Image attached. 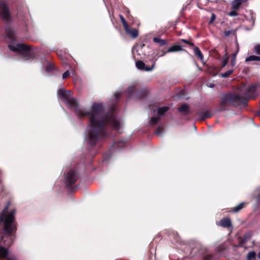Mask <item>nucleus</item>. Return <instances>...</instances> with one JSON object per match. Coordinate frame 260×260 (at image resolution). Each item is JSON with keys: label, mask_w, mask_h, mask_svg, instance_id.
Masks as SVG:
<instances>
[{"label": "nucleus", "mask_w": 260, "mask_h": 260, "mask_svg": "<svg viewBox=\"0 0 260 260\" xmlns=\"http://www.w3.org/2000/svg\"><path fill=\"white\" fill-rule=\"evenodd\" d=\"M57 96L69 106L75 108L79 116H88L90 123L86 129L85 140L91 145L95 144L98 140L104 136L105 125H109L116 130H120L122 126V122L116 119L113 113L103 116V106L101 103H93L90 110L86 111L77 109V101L71 96L70 91L64 90L63 88L60 89L58 90Z\"/></svg>", "instance_id": "f257e3e1"}, {"label": "nucleus", "mask_w": 260, "mask_h": 260, "mask_svg": "<svg viewBox=\"0 0 260 260\" xmlns=\"http://www.w3.org/2000/svg\"><path fill=\"white\" fill-rule=\"evenodd\" d=\"M9 206L10 204L8 203L0 213V222L4 223L5 233L10 235L15 228L13 224L15 219V210H13L8 212V210Z\"/></svg>", "instance_id": "f03ea898"}, {"label": "nucleus", "mask_w": 260, "mask_h": 260, "mask_svg": "<svg viewBox=\"0 0 260 260\" xmlns=\"http://www.w3.org/2000/svg\"><path fill=\"white\" fill-rule=\"evenodd\" d=\"M259 85L257 84H252L244 87L242 91L244 92V98L253 99L258 95V90Z\"/></svg>", "instance_id": "7ed1b4c3"}, {"label": "nucleus", "mask_w": 260, "mask_h": 260, "mask_svg": "<svg viewBox=\"0 0 260 260\" xmlns=\"http://www.w3.org/2000/svg\"><path fill=\"white\" fill-rule=\"evenodd\" d=\"M9 48L11 51L16 53L27 52L29 50V47L22 43H12L9 45Z\"/></svg>", "instance_id": "20e7f679"}, {"label": "nucleus", "mask_w": 260, "mask_h": 260, "mask_svg": "<svg viewBox=\"0 0 260 260\" xmlns=\"http://www.w3.org/2000/svg\"><path fill=\"white\" fill-rule=\"evenodd\" d=\"M0 14L4 20H8L10 18L7 5L4 2H0Z\"/></svg>", "instance_id": "39448f33"}, {"label": "nucleus", "mask_w": 260, "mask_h": 260, "mask_svg": "<svg viewBox=\"0 0 260 260\" xmlns=\"http://www.w3.org/2000/svg\"><path fill=\"white\" fill-rule=\"evenodd\" d=\"M77 179V176L76 174L73 170L69 171L65 178L66 182L68 184H71L74 183Z\"/></svg>", "instance_id": "423d86ee"}, {"label": "nucleus", "mask_w": 260, "mask_h": 260, "mask_svg": "<svg viewBox=\"0 0 260 260\" xmlns=\"http://www.w3.org/2000/svg\"><path fill=\"white\" fill-rule=\"evenodd\" d=\"M136 66L138 69L145 71H150L154 68V64H153L151 67H148L143 61L140 60L137 61L136 62Z\"/></svg>", "instance_id": "0eeeda50"}, {"label": "nucleus", "mask_w": 260, "mask_h": 260, "mask_svg": "<svg viewBox=\"0 0 260 260\" xmlns=\"http://www.w3.org/2000/svg\"><path fill=\"white\" fill-rule=\"evenodd\" d=\"M124 29L126 32L131 36L133 38H135L138 36L137 30L136 29H130L128 25L127 26V28H124Z\"/></svg>", "instance_id": "6e6552de"}, {"label": "nucleus", "mask_w": 260, "mask_h": 260, "mask_svg": "<svg viewBox=\"0 0 260 260\" xmlns=\"http://www.w3.org/2000/svg\"><path fill=\"white\" fill-rule=\"evenodd\" d=\"M237 51L232 54V59L231 61V65L232 67H234L236 64V56L239 52V45L238 43L236 44Z\"/></svg>", "instance_id": "1a4fd4ad"}, {"label": "nucleus", "mask_w": 260, "mask_h": 260, "mask_svg": "<svg viewBox=\"0 0 260 260\" xmlns=\"http://www.w3.org/2000/svg\"><path fill=\"white\" fill-rule=\"evenodd\" d=\"M219 224L224 228H228L231 226V220L229 218H224L220 220Z\"/></svg>", "instance_id": "9d476101"}, {"label": "nucleus", "mask_w": 260, "mask_h": 260, "mask_svg": "<svg viewBox=\"0 0 260 260\" xmlns=\"http://www.w3.org/2000/svg\"><path fill=\"white\" fill-rule=\"evenodd\" d=\"M182 47L180 45H174L170 47L168 50V52H177L182 50Z\"/></svg>", "instance_id": "9b49d317"}, {"label": "nucleus", "mask_w": 260, "mask_h": 260, "mask_svg": "<svg viewBox=\"0 0 260 260\" xmlns=\"http://www.w3.org/2000/svg\"><path fill=\"white\" fill-rule=\"evenodd\" d=\"M8 251L7 250L3 247H0V257L2 258L6 257L8 260H11L9 258L7 257V254H8Z\"/></svg>", "instance_id": "f8f14e48"}, {"label": "nucleus", "mask_w": 260, "mask_h": 260, "mask_svg": "<svg viewBox=\"0 0 260 260\" xmlns=\"http://www.w3.org/2000/svg\"><path fill=\"white\" fill-rule=\"evenodd\" d=\"M242 0H234L232 3V8L234 10L238 9L241 5Z\"/></svg>", "instance_id": "ddd939ff"}, {"label": "nucleus", "mask_w": 260, "mask_h": 260, "mask_svg": "<svg viewBox=\"0 0 260 260\" xmlns=\"http://www.w3.org/2000/svg\"><path fill=\"white\" fill-rule=\"evenodd\" d=\"M194 53L201 60L203 59V55L198 47H195L193 49Z\"/></svg>", "instance_id": "4468645a"}, {"label": "nucleus", "mask_w": 260, "mask_h": 260, "mask_svg": "<svg viewBox=\"0 0 260 260\" xmlns=\"http://www.w3.org/2000/svg\"><path fill=\"white\" fill-rule=\"evenodd\" d=\"M153 40L155 43H158L160 46H163L166 44L165 40H162L159 38H154Z\"/></svg>", "instance_id": "2eb2a0df"}, {"label": "nucleus", "mask_w": 260, "mask_h": 260, "mask_svg": "<svg viewBox=\"0 0 260 260\" xmlns=\"http://www.w3.org/2000/svg\"><path fill=\"white\" fill-rule=\"evenodd\" d=\"M169 108L167 106H164L159 108L158 109V114L159 116L163 115L167 111H168Z\"/></svg>", "instance_id": "dca6fc26"}, {"label": "nucleus", "mask_w": 260, "mask_h": 260, "mask_svg": "<svg viewBox=\"0 0 260 260\" xmlns=\"http://www.w3.org/2000/svg\"><path fill=\"white\" fill-rule=\"evenodd\" d=\"M260 60V57L255 55H251L246 58L245 61L246 62L250 61H256Z\"/></svg>", "instance_id": "f3484780"}, {"label": "nucleus", "mask_w": 260, "mask_h": 260, "mask_svg": "<svg viewBox=\"0 0 260 260\" xmlns=\"http://www.w3.org/2000/svg\"><path fill=\"white\" fill-rule=\"evenodd\" d=\"M178 110L182 113H186L188 111V106L184 104L178 108Z\"/></svg>", "instance_id": "a211bd4d"}, {"label": "nucleus", "mask_w": 260, "mask_h": 260, "mask_svg": "<svg viewBox=\"0 0 260 260\" xmlns=\"http://www.w3.org/2000/svg\"><path fill=\"white\" fill-rule=\"evenodd\" d=\"M233 71L234 70L233 69L229 70L226 72L221 74L220 76L223 78L228 77L229 75H231L233 73Z\"/></svg>", "instance_id": "6ab92c4d"}, {"label": "nucleus", "mask_w": 260, "mask_h": 260, "mask_svg": "<svg viewBox=\"0 0 260 260\" xmlns=\"http://www.w3.org/2000/svg\"><path fill=\"white\" fill-rule=\"evenodd\" d=\"M244 206V203H241L239 205H238V206H237L236 207H235L234 208L233 211L235 212H238L239 211H240L241 209H242L243 208Z\"/></svg>", "instance_id": "aec40b11"}, {"label": "nucleus", "mask_w": 260, "mask_h": 260, "mask_svg": "<svg viewBox=\"0 0 260 260\" xmlns=\"http://www.w3.org/2000/svg\"><path fill=\"white\" fill-rule=\"evenodd\" d=\"M255 255H256V254H255V252L250 251L248 253V254L247 255V258L249 260L252 258H254L255 257Z\"/></svg>", "instance_id": "412c9836"}, {"label": "nucleus", "mask_w": 260, "mask_h": 260, "mask_svg": "<svg viewBox=\"0 0 260 260\" xmlns=\"http://www.w3.org/2000/svg\"><path fill=\"white\" fill-rule=\"evenodd\" d=\"M120 19H121V22L122 23L124 28L127 29L128 24H127L124 18L122 15H120Z\"/></svg>", "instance_id": "4be33fe9"}, {"label": "nucleus", "mask_w": 260, "mask_h": 260, "mask_svg": "<svg viewBox=\"0 0 260 260\" xmlns=\"http://www.w3.org/2000/svg\"><path fill=\"white\" fill-rule=\"evenodd\" d=\"M7 36L8 38H10L12 41H13L14 37V32L12 30H8Z\"/></svg>", "instance_id": "5701e85b"}, {"label": "nucleus", "mask_w": 260, "mask_h": 260, "mask_svg": "<svg viewBox=\"0 0 260 260\" xmlns=\"http://www.w3.org/2000/svg\"><path fill=\"white\" fill-rule=\"evenodd\" d=\"M228 60H229V58L227 56V53H226L225 54L224 57L223 59V61H222V68L225 67V66L227 64Z\"/></svg>", "instance_id": "b1692460"}, {"label": "nucleus", "mask_w": 260, "mask_h": 260, "mask_svg": "<svg viewBox=\"0 0 260 260\" xmlns=\"http://www.w3.org/2000/svg\"><path fill=\"white\" fill-rule=\"evenodd\" d=\"M53 66L49 63H47V66L46 68V72H50L53 70Z\"/></svg>", "instance_id": "393cba45"}, {"label": "nucleus", "mask_w": 260, "mask_h": 260, "mask_svg": "<svg viewBox=\"0 0 260 260\" xmlns=\"http://www.w3.org/2000/svg\"><path fill=\"white\" fill-rule=\"evenodd\" d=\"M254 51L256 54L260 55V45H256L254 47Z\"/></svg>", "instance_id": "a878e982"}, {"label": "nucleus", "mask_w": 260, "mask_h": 260, "mask_svg": "<svg viewBox=\"0 0 260 260\" xmlns=\"http://www.w3.org/2000/svg\"><path fill=\"white\" fill-rule=\"evenodd\" d=\"M158 119L156 117H152L150 120V124H154L157 122Z\"/></svg>", "instance_id": "bb28decb"}, {"label": "nucleus", "mask_w": 260, "mask_h": 260, "mask_svg": "<svg viewBox=\"0 0 260 260\" xmlns=\"http://www.w3.org/2000/svg\"><path fill=\"white\" fill-rule=\"evenodd\" d=\"M199 115L201 117H202L203 119H204L206 118H208L210 117V116L208 114V113L207 112H205L204 113H199Z\"/></svg>", "instance_id": "cd10ccee"}, {"label": "nucleus", "mask_w": 260, "mask_h": 260, "mask_svg": "<svg viewBox=\"0 0 260 260\" xmlns=\"http://www.w3.org/2000/svg\"><path fill=\"white\" fill-rule=\"evenodd\" d=\"M70 75V73L69 72V71H67L66 72H65L63 75H62V78L63 79H66L68 77H69Z\"/></svg>", "instance_id": "c85d7f7f"}, {"label": "nucleus", "mask_w": 260, "mask_h": 260, "mask_svg": "<svg viewBox=\"0 0 260 260\" xmlns=\"http://www.w3.org/2000/svg\"><path fill=\"white\" fill-rule=\"evenodd\" d=\"M229 15L231 16H236L238 15V14L236 11L234 10L230 12Z\"/></svg>", "instance_id": "c756f323"}, {"label": "nucleus", "mask_w": 260, "mask_h": 260, "mask_svg": "<svg viewBox=\"0 0 260 260\" xmlns=\"http://www.w3.org/2000/svg\"><path fill=\"white\" fill-rule=\"evenodd\" d=\"M182 41L186 43V44H188V45L191 46H193L194 45L193 43H191V42H189V41H188L187 40H186L185 39H182Z\"/></svg>", "instance_id": "7c9ffc66"}, {"label": "nucleus", "mask_w": 260, "mask_h": 260, "mask_svg": "<svg viewBox=\"0 0 260 260\" xmlns=\"http://www.w3.org/2000/svg\"><path fill=\"white\" fill-rule=\"evenodd\" d=\"M215 18H216L215 15L214 14L212 13V15H211V20H210V23H212V22H213L215 20Z\"/></svg>", "instance_id": "2f4dec72"}, {"label": "nucleus", "mask_w": 260, "mask_h": 260, "mask_svg": "<svg viewBox=\"0 0 260 260\" xmlns=\"http://www.w3.org/2000/svg\"><path fill=\"white\" fill-rule=\"evenodd\" d=\"M120 95H121V93L119 92H116L115 93V96L116 98H118V97L120 96Z\"/></svg>", "instance_id": "473e14b6"}, {"label": "nucleus", "mask_w": 260, "mask_h": 260, "mask_svg": "<svg viewBox=\"0 0 260 260\" xmlns=\"http://www.w3.org/2000/svg\"><path fill=\"white\" fill-rule=\"evenodd\" d=\"M229 34H230V31H226L225 32V35L226 36H228L229 35Z\"/></svg>", "instance_id": "72a5a7b5"}, {"label": "nucleus", "mask_w": 260, "mask_h": 260, "mask_svg": "<svg viewBox=\"0 0 260 260\" xmlns=\"http://www.w3.org/2000/svg\"><path fill=\"white\" fill-rule=\"evenodd\" d=\"M258 257L260 258V251L258 254Z\"/></svg>", "instance_id": "f704fd0d"}, {"label": "nucleus", "mask_w": 260, "mask_h": 260, "mask_svg": "<svg viewBox=\"0 0 260 260\" xmlns=\"http://www.w3.org/2000/svg\"><path fill=\"white\" fill-rule=\"evenodd\" d=\"M210 86V87H213L214 86V85H212V84H211V85H210V86Z\"/></svg>", "instance_id": "c9c22d12"}]
</instances>
